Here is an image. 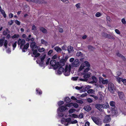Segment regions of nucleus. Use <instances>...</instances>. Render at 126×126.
Instances as JSON below:
<instances>
[{
	"instance_id": "f257e3e1",
	"label": "nucleus",
	"mask_w": 126,
	"mask_h": 126,
	"mask_svg": "<svg viewBox=\"0 0 126 126\" xmlns=\"http://www.w3.org/2000/svg\"><path fill=\"white\" fill-rule=\"evenodd\" d=\"M70 65L66 64L65 65V69L63 67H60L57 72V74L60 75L63 73L64 75L67 76H69L70 74Z\"/></svg>"
},
{
	"instance_id": "f03ea898",
	"label": "nucleus",
	"mask_w": 126,
	"mask_h": 126,
	"mask_svg": "<svg viewBox=\"0 0 126 126\" xmlns=\"http://www.w3.org/2000/svg\"><path fill=\"white\" fill-rule=\"evenodd\" d=\"M25 43V41L24 39L19 38L17 41L18 45L20 46V48L22 49V51L25 52L27 50V49L29 46V44L27 43L24 45L23 47H22Z\"/></svg>"
},
{
	"instance_id": "7ed1b4c3",
	"label": "nucleus",
	"mask_w": 126,
	"mask_h": 126,
	"mask_svg": "<svg viewBox=\"0 0 126 126\" xmlns=\"http://www.w3.org/2000/svg\"><path fill=\"white\" fill-rule=\"evenodd\" d=\"M30 47L32 49L33 54H36L37 52V49L38 47L36 45V43L34 42H32L30 45Z\"/></svg>"
},
{
	"instance_id": "20e7f679",
	"label": "nucleus",
	"mask_w": 126,
	"mask_h": 126,
	"mask_svg": "<svg viewBox=\"0 0 126 126\" xmlns=\"http://www.w3.org/2000/svg\"><path fill=\"white\" fill-rule=\"evenodd\" d=\"M112 114L113 116L118 115L120 114V112L115 107H112L111 108Z\"/></svg>"
},
{
	"instance_id": "39448f33",
	"label": "nucleus",
	"mask_w": 126,
	"mask_h": 126,
	"mask_svg": "<svg viewBox=\"0 0 126 126\" xmlns=\"http://www.w3.org/2000/svg\"><path fill=\"white\" fill-rule=\"evenodd\" d=\"M67 65H70V71L72 67H77L79 65V61L78 59H76L74 62L70 64H67Z\"/></svg>"
},
{
	"instance_id": "423d86ee",
	"label": "nucleus",
	"mask_w": 126,
	"mask_h": 126,
	"mask_svg": "<svg viewBox=\"0 0 126 126\" xmlns=\"http://www.w3.org/2000/svg\"><path fill=\"white\" fill-rule=\"evenodd\" d=\"M71 120L70 118H66V119L63 118L61 121V122L62 124H64L65 126L68 125L70 124V122Z\"/></svg>"
},
{
	"instance_id": "0eeeda50",
	"label": "nucleus",
	"mask_w": 126,
	"mask_h": 126,
	"mask_svg": "<svg viewBox=\"0 0 126 126\" xmlns=\"http://www.w3.org/2000/svg\"><path fill=\"white\" fill-rule=\"evenodd\" d=\"M108 88L109 91L112 93H113L115 91V88L114 85L111 83H109Z\"/></svg>"
},
{
	"instance_id": "6e6552de",
	"label": "nucleus",
	"mask_w": 126,
	"mask_h": 126,
	"mask_svg": "<svg viewBox=\"0 0 126 126\" xmlns=\"http://www.w3.org/2000/svg\"><path fill=\"white\" fill-rule=\"evenodd\" d=\"M85 65L86 66L89 67L90 66V64L87 61L84 62V63H83L80 65L79 69V71H80L83 69L85 67Z\"/></svg>"
},
{
	"instance_id": "1a4fd4ad",
	"label": "nucleus",
	"mask_w": 126,
	"mask_h": 126,
	"mask_svg": "<svg viewBox=\"0 0 126 126\" xmlns=\"http://www.w3.org/2000/svg\"><path fill=\"white\" fill-rule=\"evenodd\" d=\"M46 56V55L44 54L42 57H41V62H40V61L38 60H37L36 61V62L37 63H38L39 65L41 66L43 65V61L45 58Z\"/></svg>"
},
{
	"instance_id": "9d476101",
	"label": "nucleus",
	"mask_w": 126,
	"mask_h": 126,
	"mask_svg": "<svg viewBox=\"0 0 126 126\" xmlns=\"http://www.w3.org/2000/svg\"><path fill=\"white\" fill-rule=\"evenodd\" d=\"M91 118L94 122L96 124L99 125L101 123L100 120L94 116H92Z\"/></svg>"
},
{
	"instance_id": "9b49d317",
	"label": "nucleus",
	"mask_w": 126,
	"mask_h": 126,
	"mask_svg": "<svg viewBox=\"0 0 126 126\" xmlns=\"http://www.w3.org/2000/svg\"><path fill=\"white\" fill-rule=\"evenodd\" d=\"M55 55H54L52 58V60L50 62L51 66L53 67L54 70H55Z\"/></svg>"
},
{
	"instance_id": "f8f14e48",
	"label": "nucleus",
	"mask_w": 126,
	"mask_h": 126,
	"mask_svg": "<svg viewBox=\"0 0 126 126\" xmlns=\"http://www.w3.org/2000/svg\"><path fill=\"white\" fill-rule=\"evenodd\" d=\"M99 82L100 83H101L104 84H107L108 83L107 79L104 80L103 78L100 77L99 78Z\"/></svg>"
},
{
	"instance_id": "ddd939ff",
	"label": "nucleus",
	"mask_w": 126,
	"mask_h": 126,
	"mask_svg": "<svg viewBox=\"0 0 126 126\" xmlns=\"http://www.w3.org/2000/svg\"><path fill=\"white\" fill-rule=\"evenodd\" d=\"M65 64V62L63 60H62L60 62L56 63V65H57V67H62Z\"/></svg>"
},
{
	"instance_id": "4468645a",
	"label": "nucleus",
	"mask_w": 126,
	"mask_h": 126,
	"mask_svg": "<svg viewBox=\"0 0 126 126\" xmlns=\"http://www.w3.org/2000/svg\"><path fill=\"white\" fill-rule=\"evenodd\" d=\"M95 106L96 108L100 111H103V106H102V104H96L95 105Z\"/></svg>"
},
{
	"instance_id": "2eb2a0df",
	"label": "nucleus",
	"mask_w": 126,
	"mask_h": 126,
	"mask_svg": "<svg viewBox=\"0 0 126 126\" xmlns=\"http://www.w3.org/2000/svg\"><path fill=\"white\" fill-rule=\"evenodd\" d=\"M110 115H108L105 116L104 120V122L105 123H108L111 121Z\"/></svg>"
},
{
	"instance_id": "dca6fc26",
	"label": "nucleus",
	"mask_w": 126,
	"mask_h": 126,
	"mask_svg": "<svg viewBox=\"0 0 126 126\" xmlns=\"http://www.w3.org/2000/svg\"><path fill=\"white\" fill-rule=\"evenodd\" d=\"M104 94L101 92H99L98 95V97L99 98V100H102L104 98Z\"/></svg>"
},
{
	"instance_id": "f3484780",
	"label": "nucleus",
	"mask_w": 126,
	"mask_h": 126,
	"mask_svg": "<svg viewBox=\"0 0 126 126\" xmlns=\"http://www.w3.org/2000/svg\"><path fill=\"white\" fill-rule=\"evenodd\" d=\"M119 98L123 100L124 99V96L123 93L121 92H118V93Z\"/></svg>"
},
{
	"instance_id": "a211bd4d",
	"label": "nucleus",
	"mask_w": 126,
	"mask_h": 126,
	"mask_svg": "<svg viewBox=\"0 0 126 126\" xmlns=\"http://www.w3.org/2000/svg\"><path fill=\"white\" fill-rule=\"evenodd\" d=\"M66 109L67 108L66 106H62L60 107L59 108L58 110L60 112H63L66 110Z\"/></svg>"
},
{
	"instance_id": "6ab92c4d",
	"label": "nucleus",
	"mask_w": 126,
	"mask_h": 126,
	"mask_svg": "<svg viewBox=\"0 0 126 126\" xmlns=\"http://www.w3.org/2000/svg\"><path fill=\"white\" fill-rule=\"evenodd\" d=\"M32 30L33 31L32 32L33 34L36 35L37 33L36 31V27L34 25H33L32 27Z\"/></svg>"
},
{
	"instance_id": "aec40b11",
	"label": "nucleus",
	"mask_w": 126,
	"mask_h": 126,
	"mask_svg": "<svg viewBox=\"0 0 126 126\" xmlns=\"http://www.w3.org/2000/svg\"><path fill=\"white\" fill-rule=\"evenodd\" d=\"M102 105L103 106V109H106L109 107V106L108 103L106 102L104 104H102Z\"/></svg>"
},
{
	"instance_id": "412c9836",
	"label": "nucleus",
	"mask_w": 126,
	"mask_h": 126,
	"mask_svg": "<svg viewBox=\"0 0 126 126\" xmlns=\"http://www.w3.org/2000/svg\"><path fill=\"white\" fill-rule=\"evenodd\" d=\"M116 81L119 83H120L121 81H122L123 78H120L118 76L115 77Z\"/></svg>"
},
{
	"instance_id": "4be33fe9",
	"label": "nucleus",
	"mask_w": 126,
	"mask_h": 126,
	"mask_svg": "<svg viewBox=\"0 0 126 126\" xmlns=\"http://www.w3.org/2000/svg\"><path fill=\"white\" fill-rule=\"evenodd\" d=\"M4 46L6 48H7V45L8 46H10L11 45L9 43L8 44V42L7 40H4Z\"/></svg>"
},
{
	"instance_id": "5701e85b",
	"label": "nucleus",
	"mask_w": 126,
	"mask_h": 126,
	"mask_svg": "<svg viewBox=\"0 0 126 126\" xmlns=\"http://www.w3.org/2000/svg\"><path fill=\"white\" fill-rule=\"evenodd\" d=\"M39 29L40 31L44 33H47V30L45 28L42 27H40Z\"/></svg>"
},
{
	"instance_id": "b1692460",
	"label": "nucleus",
	"mask_w": 126,
	"mask_h": 126,
	"mask_svg": "<svg viewBox=\"0 0 126 126\" xmlns=\"http://www.w3.org/2000/svg\"><path fill=\"white\" fill-rule=\"evenodd\" d=\"M36 94L39 95H41L42 94V92L41 90L39 88H37L36 89Z\"/></svg>"
},
{
	"instance_id": "393cba45",
	"label": "nucleus",
	"mask_w": 126,
	"mask_h": 126,
	"mask_svg": "<svg viewBox=\"0 0 126 126\" xmlns=\"http://www.w3.org/2000/svg\"><path fill=\"white\" fill-rule=\"evenodd\" d=\"M91 74L90 73H88L87 74H84L83 76V77L84 79H87L90 77Z\"/></svg>"
},
{
	"instance_id": "a878e982",
	"label": "nucleus",
	"mask_w": 126,
	"mask_h": 126,
	"mask_svg": "<svg viewBox=\"0 0 126 126\" xmlns=\"http://www.w3.org/2000/svg\"><path fill=\"white\" fill-rule=\"evenodd\" d=\"M84 109L86 111H89L91 109V108L89 105H87L84 107Z\"/></svg>"
},
{
	"instance_id": "bb28decb",
	"label": "nucleus",
	"mask_w": 126,
	"mask_h": 126,
	"mask_svg": "<svg viewBox=\"0 0 126 126\" xmlns=\"http://www.w3.org/2000/svg\"><path fill=\"white\" fill-rule=\"evenodd\" d=\"M90 69L89 67H87L85 69L84 71L81 73V74L83 75L87 74V73L88 72Z\"/></svg>"
},
{
	"instance_id": "cd10ccee",
	"label": "nucleus",
	"mask_w": 126,
	"mask_h": 126,
	"mask_svg": "<svg viewBox=\"0 0 126 126\" xmlns=\"http://www.w3.org/2000/svg\"><path fill=\"white\" fill-rule=\"evenodd\" d=\"M41 42L42 44L45 45V46H47L48 45V43L44 39H41Z\"/></svg>"
},
{
	"instance_id": "c85d7f7f",
	"label": "nucleus",
	"mask_w": 126,
	"mask_h": 126,
	"mask_svg": "<svg viewBox=\"0 0 126 126\" xmlns=\"http://www.w3.org/2000/svg\"><path fill=\"white\" fill-rule=\"evenodd\" d=\"M69 116L70 117H74V118H79V116L78 115L74 114H72V115H70Z\"/></svg>"
},
{
	"instance_id": "c756f323",
	"label": "nucleus",
	"mask_w": 126,
	"mask_h": 126,
	"mask_svg": "<svg viewBox=\"0 0 126 126\" xmlns=\"http://www.w3.org/2000/svg\"><path fill=\"white\" fill-rule=\"evenodd\" d=\"M73 47L71 46H69L68 47L67 50L69 53H70L73 51Z\"/></svg>"
},
{
	"instance_id": "7c9ffc66",
	"label": "nucleus",
	"mask_w": 126,
	"mask_h": 126,
	"mask_svg": "<svg viewBox=\"0 0 126 126\" xmlns=\"http://www.w3.org/2000/svg\"><path fill=\"white\" fill-rule=\"evenodd\" d=\"M19 37V35L17 34H15L12 37V38L13 39L16 38H18Z\"/></svg>"
},
{
	"instance_id": "2f4dec72",
	"label": "nucleus",
	"mask_w": 126,
	"mask_h": 126,
	"mask_svg": "<svg viewBox=\"0 0 126 126\" xmlns=\"http://www.w3.org/2000/svg\"><path fill=\"white\" fill-rule=\"evenodd\" d=\"M56 51L58 53H60L62 51L61 49L59 47H56Z\"/></svg>"
},
{
	"instance_id": "473e14b6",
	"label": "nucleus",
	"mask_w": 126,
	"mask_h": 126,
	"mask_svg": "<svg viewBox=\"0 0 126 126\" xmlns=\"http://www.w3.org/2000/svg\"><path fill=\"white\" fill-rule=\"evenodd\" d=\"M92 79L93 80V82L96 83L97 81V79L94 76H93L92 77Z\"/></svg>"
},
{
	"instance_id": "72a5a7b5",
	"label": "nucleus",
	"mask_w": 126,
	"mask_h": 126,
	"mask_svg": "<svg viewBox=\"0 0 126 126\" xmlns=\"http://www.w3.org/2000/svg\"><path fill=\"white\" fill-rule=\"evenodd\" d=\"M64 101L65 102L67 103L70 101V99L68 97L64 98Z\"/></svg>"
},
{
	"instance_id": "f704fd0d",
	"label": "nucleus",
	"mask_w": 126,
	"mask_h": 126,
	"mask_svg": "<svg viewBox=\"0 0 126 126\" xmlns=\"http://www.w3.org/2000/svg\"><path fill=\"white\" fill-rule=\"evenodd\" d=\"M87 94L86 93L82 94H78V95L79 96L81 97H83L85 96H87Z\"/></svg>"
},
{
	"instance_id": "c9c22d12",
	"label": "nucleus",
	"mask_w": 126,
	"mask_h": 126,
	"mask_svg": "<svg viewBox=\"0 0 126 126\" xmlns=\"http://www.w3.org/2000/svg\"><path fill=\"white\" fill-rule=\"evenodd\" d=\"M117 55L118 57H121L124 60L125 59V57L124 56L119 53L117 54Z\"/></svg>"
},
{
	"instance_id": "e433bc0d",
	"label": "nucleus",
	"mask_w": 126,
	"mask_h": 126,
	"mask_svg": "<svg viewBox=\"0 0 126 126\" xmlns=\"http://www.w3.org/2000/svg\"><path fill=\"white\" fill-rule=\"evenodd\" d=\"M45 49L43 47L39 48L38 49V51L40 52H44L45 51Z\"/></svg>"
},
{
	"instance_id": "4c0bfd02",
	"label": "nucleus",
	"mask_w": 126,
	"mask_h": 126,
	"mask_svg": "<svg viewBox=\"0 0 126 126\" xmlns=\"http://www.w3.org/2000/svg\"><path fill=\"white\" fill-rule=\"evenodd\" d=\"M17 42L15 41L14 43L12 44V46L13 47V50H14L15 48H16V46Z\"/></svg>"
},
{
	"instance_id": "58836bf2",
	"label": "nucleus",
	"mask_w": 126,
	"mask_h": 126,
	"mask_svg": "<svg viewBox=\"0 0 126 126\" xmlns=\"http://www.w3.org/2000/svg\"><path fill=\"white\" fill-rule=\"evenodd\" d=\"M110 106L113 107H114L115 105V102L113 101H111L110 102Z\"/></svg>"
},
{
	"instance_id": "ea45409f",
	"label": "nucleus",
	"mask_w": 126,
	"mask_h": 126,
	"mask_svg": "<svg viewBox=\"0 0 126 126\" xmlns=\"http://www.w3.org/2000/svg\"><path fill=\"white\" fill-rule=\"evenodd\" d=\"M77 123L78 121L76 120H74L73 121H71V120L70 122V124H75Z\"/></svg>"
},
{
	"instance_id": "a19ab883",
	"label": "nucleus",
	"mask_w": 126,
	"mask_h": 126,
	"mask_svg": "<svg viewBox=\"0 0 126 126\" xmlns=\"http://www.w3.org/2000/svg\"><path fill=\"white\" fill-rule=\"evenodd\" d=\"M94 91L92 89H90L87 91L88 93H93L94 92Z\"/></svg>"
},
{
	"instance_id": "79ce46f5",
	"label": "nucleus",
	"mask_w": 126,
	"mask_h": 126,
	"mask_svg": "<svg viewBox=\"0 0 126 126\" xmlns=\"http://www.w3.org/2000/svg\"><path fill=\"white\" fill-rule=\"evenodd\" d=\"M107 38L112 39H115V38L113 36H112L110 34L108 35Z\"/></svg>"
},
{
	"instance_id": "37998d69",
	"label": "nucleus",
	"mask_w": 126,
	"mask_h": 126,
	"mask_svg": "<svg viewBox=\"0 0 126 126\" xmlns=\"http://www.w3.org/2000/svg\"><path fill=\"white\" fill-rule=\"evenodd\" d=\"M76 111V110L74 109H71L69 111V114L73 113Z\"/></svg>"
},
{
	"instance_id": "c03bdc74",
	"label": "nucleus",
	"mask_w": 126,
	"mask_h": 126,
	"mask_svg": "<svg viewBox=\"0 0 126 126\" xmlns=\"http://www.w3.org/2000/svg\"><path fill=\"white\" fill-rule=\"evenodd\" d=\"M27 1L29 2H32L36 3H38L39 1V0H27Z\"/></svg>"
},
{
	"instance_id": "a18cd8bd",
	"label": "nucleus",
	"mask_w": 126,
	"mask_h": 126,
	"mask_svg": "<svg viewBox=\"0 0 126 126\" xmlns=\"http://www.w3.org/2000/svg\"><path fill=\"white\" fill-rule=\"evenodd\" d=\"M4 43V40L2 39H0V46H2Z\"/></svg>"
},
{
	"instance_id": "49530a36",
	"label": "nucleus",
	"mask_w": 126,
	"mask_h": 126,
	"mask_svg": "<svg viewBox=\"0 0 126 126\" xmlns=\"http://www.w3.org/2000/svg\"><path fill=\"white\" fill-rule=\"evenodd\" d=\"M101 15V13L98 12L96 13L95 14V16L97 17H99Z\"/></svg>"
},
{
	"instance_id": "de8ad7c7",
	"label": "nucleus",
	"mask_w": 126,
	"mask_h": 126,
	"mask_svg": "<svg viewBox=\"0 0 126 126\" xmlns=\"http://www.w3.org/2000/svg\"><path fill=\"white\" fill-rule=\"evenodd\" d=\"M64 103V102L63 101H59L58 104L59 105H61Z\"/></svg>"
},
{
	"instance_id": "09e8293b",
	"label": "nucleus",
	"mask_w": 126,
	"mask_h": 126,
	"mask_svg": "<svg viewBox=\"0 0 126 126\" xmlns=\"http://www.w3.org/2000/svg\"><path fill=\"white\" fill-rule=\"evenodd\" d=\"M73 103H70L67 104L66 105V107H70L73 106Z\"/></svg>"
},
{
	"instance_id": "8fccbe9b",
	"label": "nucleus",
	"mask_w": 126,
	"mask_h": 126,
	"mask_svg": "<svg viewBox=\"0 0 126 126\" xmlns=\"http://www.w3.org/2000/svg\"><path fill=\"white\" fill-rule=\"evenodd\" d=\"M122 82L125 85H126V79L123 78Z\"/></svg>"
},
{
	"instance_id": "3c124183",
	"label": "nucleus",
	"mask_w": 126,
	"mask_h": 126,
	"mask_svg": "<svg viewBox=\"0 0 126 126\" xmlns=\"http://www.w3.org/2000/svg\"><path fill=\"white\" fill-rule=\"evenodd\" d=\"M108 35L107 34L104 33H103L102 34V35L105 37H107Z\"/></svg>"
},
{
	"instance_id": "603ef678",
	"label": "nucleus",
	"mask_w": 126,
	"mask_h": 126,
	"mask_svg": "<svg viewBox=\"0 0 126 126\" xmlns=\"http://www.w3.org/2000/svg\"><path fill=\"white\" fill-rule=\"evenodd\" d=\"M78 78V77H73L71 78V79L73 81H75L77 80Z\"/></svg>"
},
{
	"instance_id": "864d4df0",
	"label": "nucleus",
	"mask_w": 126,
	"mask_h": 126,
	"mask_svg": "<svg viewBox=\"0 0 126 126\" xmlns=\"http://www.w3.org/2000/svg\"><path fill=\"white\" fill-rule=\"evenodd\" d=\"M76 102L77 103H79L81 104H82L83 103V101L82 100H77Z\"/></svg>"
},
{
	"instance_id": "5fc2aeb1",
	"label": "nucleus",
	"mask_w": 126,
	"mask_h": 126,
	"mask_svg": "<svg viewBox=\"0 0 126 126\" xmlns=\"http://www.w3.org/2000/svg\"><path fill=\"white\" fill-rule=\"evenodd\" d=\"M73 106L75 108H77L78 106L79 105L77 103H73Z\"/></svg>"
},
{
	"instance_id": "6e6d98bb",
	"label": "nucleus",
	"mask_w": 126,
	"mask_h": 126,
	"mask_svg": "<svg viewBox=\"0 0 126 126\" xmlns=\"http://www.w3.org/2000/svg\"><path fill=\"white\" fill-rule=\"evenodd\" d=\"M91 96L93 97L95 100H97L98 98V96L94 95H90Z\"/></svg>"
},
{
	"instance_id": "4d7b16f0",
	"label": "nucleus",
	"mask_w": 126,
	"mask_h": 126,
	"mask_svg": "<svg viewBox=\"0 0 126 126\" xmlns=\"http://www.w3.org/2000/svg\"><path fill=\"white\" fill-rule=\"evenodd\" d=\"M87 101L89 103H91L93 101L92 99H91L90 98H88L87 99Z\"/></svg>"
},
{
	"instance_id": "13d9d810",
	"label": "nucleus",
	"mask_w": 126,
	"mask_h": 126,
	"mask_svg": "<svg viewBox=\"0 0 126 126\" xmlns=\"http://www.w3.org/2000/svg\"><path fill=\"white\" fill-rule=\"evenodd\" d=\"M63 2L66 3H69V1L68 0H61Z\"/></svg>"
},
{
	"instance_id": "bf43d9fd",
	"label": "nucleus",
	"mask_w": 126,
	"mask_h": 126,
	"mask_svg": "<svg viewBox=\"0 0 126 126\" xmlns=\"http://www.w3.org/2000/svg\"><path fill=\"white\" fill-rule=\"evenodd\" d=\"M115 32L117 34H120V32L117 29H116L115 30Z\"/></svg>"
},
{
	"instance_id": "052dcab7",
	"label": "nucleus",
	"mask_w": 126,
	"mask_h": 126,
	"mask_svg": "<svg viewBox=\"0 0 126 126\" xmlns=\"http://www.w3.org/2000/svg\"><path fill=\"white\" fill-rule=\"evenodd\" d=\"M83 88L82 87H79L78 86L75 87V88L76 89L78 90H80L81 89Z\"/></svg>"
},
{
	"instance_id": "680f3d73",
	"label": "nucleus",
	"mask_w": 126,
	"mask_h": 126,
	"mask_svg": "<svg viewBox=\"0 0 126 126\" xmlns=\"http://www.w3.org/2000/svg\"><path fill=\"white\" fill-rule=\"evenodd\" d=\"M80 3H78L76 4L75 6L77 8H79L80 7Z\"/></svg>"
},
{
	"instance_id": "e2e57ef3",
	"label": "nucleus",
	"mask_w": 126,
	"mask_h": 126,
	"mask_svg": "<svg viewBox=\"0 0 126 126\" xmlns=\"http://www.w3.org/2000/svg\"><path fill=\"white\" fill-rule=\"evenodd\" d=\"M83 114L82 113H81L79 116V118H83Z\"/></svg>"
},
{
	"instance_id": "0e129e2a",
	"label": "nucleus",
	"mask_w": 126,
	"mask_h": 126,
	"mask_svg": "<svg viewBox=\"0 0 126 126\" xmlns=\"http://www.w3.org/2000/svg\"><path fill=\"white\" fill-rule=\"evenodd\" d=\"M121 21H122V23L124 24H125L126 23V21L125 19L124 18H123L122 19Z\"/></svg>"
},
{
	"instance_id": "69168bd1",
	"label": "nucleus",
	"mask_w": 126,
	"mask_h": 126,
	"mask_svg": "<svg viewBox=\"0 0 126 126\" xmlns=\"http://www.w3.org/2000/svg\"><path fill=\"white\" fill-rule=\"evenodd\" d=\"M81 54V53L80 51H78L77 53V56H80Z\"/></svg>"
},
{
	"instance_id": "338daca9",
	"label": "nucleus",
	"mask_w": 126,
	"mask_h": 126,
	"mask_svg": "<svg viewBox=\"0 0 126 126\" xmlns=\"http://www.w3.org/2000/svg\"><path fill=\"white\" fill-rule=\"evenodd\" d=\"M15 22L18 25H20V22L17 20H16L15 21Z\"/></svg>"
},
{
	"instance_id": "774afa93",
	"label": "nucleus",
	"mask_w": 126,
	"mask_h": 126,
	"mask_svg": "<svg viewBox=\"0 0 126 126\" xmlns=\"http://www.w3.org/2000/svg\"><path fill=\"white\" fill-rule=\"evenodd\" d=\"M90 123L88 122H87L85 123L84 126H89Z\"/></svg>"
}]
</instances>
